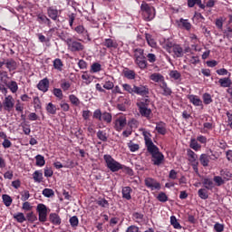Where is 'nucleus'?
I'll return each mask as SVG.
<instances>
[{"mask_svg":"<svg viewBox=\"0 0 232 232\" xmlns=\"http://www.w3.org/2000/svg\"><path fill=\"white\" fill-rule=\"evenodd\" d=\"M177 44L173 38H164L163 41L160 42V45L163 50H166L168 53H171L173 47Z\"/></svg>","mask_w":232,"mask_h":232,"instance_id":"nucleus-10","label":"nucleus"},{"mask_svg":"<svg viewBox=\"0 0 232 232\" xmlns=\"http://www.w3.org/2000/svg\"><path fill=\"white\" fill-rule=\"evenodd\" d=\"M159 86L160 90H162L161 95L164 97H169L173 93V91L171 88H169V86H168V82H166V81L160 83Z\"/></svg>","mask_w":232,"mask_h":232,"instance_id":"nucleus-17","label":"nucleus"},{"mask_svg":"<svg viewBox=\"0 0 232 232\" xmlns=\"http://www.w3.org/2000/svg\"><path fill=\"white\" fill-rule=\"evenodd\" d=\"M44 197H46V198H50L55 195V192H53V189L52 188H44L42 192Z\"/></svg>","mask_w":232,"mask_h":232,"instance_id":"nucleus-50","label":"nucleus"},{"mask_svg":"<svg viewBox=\"0 0 232 232\" xmlns=\"http://www.w3.org/2000/svg\"><path fill=\"white\" fill-rule=\"evenodd\" d=\"M26 220H28V222H31L33 224V222H35L37 220V216H35V214H34V212H30L26 214Z\"/></svg>","mask_w":232,"mask_h":232,"instance_id":"nucleus-57","label":"nucleus"},{"mask_svg":"<svg viewBox=\"0 0 232 232\" xmlns=\"http://www.w3.org/2000/svg\"><path fill=\"white\" fill-rule=\"evenodd\" d=\"M37 88L40 90V92L46 93L50 88V80H48V78H44L38 82Z\"/></svg>","mask_w":232,"mask_h":232,"instance_id":"nucleus-15","label":"nucleus"},{"mask_svg":"<svg viewBox=\"0 0 232 232\" xmlns=\"http://www.w3.org/2000/svg\"><path fill=\"white\" fill-rule=\"evenodd\" d=\"M131 191H133V189H131L130 187H124L121 191L122 198L131 200Z\"/></svg>","mask_w":232,"mask_h":232,"instance_id":"nucleus-31","label":"nucleus"},{"mask_svg":"<svg viewBox=\"0 0 232 232\" xmlns=\"http://www.w3.org/2000/svg\"><path fill=\"white\" fill-rule=\"evenodd\" d=\"M95 202L97 206H100V208H103L104 209L110 208V203L104 198H98Z\"/></svg>","mask_w":232,"mask_h":232,"instance_id":"nucleus-32","label":"nucleus"},{"mask_svg":"<svg viewBox=\"0 0 232 232\" xmlns=\"http://www.w3.org/2000/svg\"><path fill=\"white\" fill-rule=\"evenodd\" d=\"M33 179L34 182H43V172H41V170H35L33 174Z\"/></svg>","mask_w":232,"mask_h":232,"instance_id":"nucleus-42","label":"nucleus"},{"mask_svg":"<svg viewBox=\"0 0 232 232\" xmlns=\"http://www.w3.org/2000/svg\"><path fill=\"white\" fill-rule=\"evenodd\" d=\"M128 126H130V130H135L139 128V121L132 119L128 122Z\"/></svg>","mask_w":232,"mask_h":232,"instance_id":"nucleus-56","label":"nucleus"},{"mask_svg":"<svg viewBox=\"0 0 232 232\" xmlns=\"http://www.w3.org/2000/svg\"><path fill=\"white\" fill-rule=\"evenodd\" d=\"M134 95H140V97H145V99H149L148 97H150V87H148V85L134 84Z\"/></svg>","mask_w":232,"mask_h":232,"instance_id":"nucleus-8","label":"nucleus"},{"mask_svg":"<svg viewBox=\"0 0 232 232\" xmlns=\"http://www.w3.org/2000/svg\"><path fill=\"white\" fill-rule=\"evenodd\" d=\"M220 176L224 180H231L232 179V173L227 169L220 170Z\"/></svg>","mask_w":232,"mask_h":232,"instance_id":"nucleus-35","label":"nucleus"},{"mask_svg":"<svg viewBox=\"0 0 232 232\" xmlns=\"http://www.w3.org/2000/svg\"><path fill=\"white\" fill-rule=\"evenodd\" d=\"M69 222L72 227H77V226H79V218H77V216H73L70 218Z\"/></svg>","mask_w":232,"mask_h":232,"instance_id":"nucleus-55","label":"nucleus"},{"mask_svg":"<svg viewBox=\"0 0 232 232\" xmlns=\"http://www.w3.org/2000/svg\"><path fill=\"white\" fill-rule=\"evenodd\" d=\"M3 106L5 111H8V113H10V111L14 110V106H15V100H14V97L12 95H8L5 98L3 102Z\"/></svg>","mask_w":232,"mask_h":232,"instance_id":"nucleus-11","label":"nucleus"},{"mask_svg":"<svg viewBox=\"0 0 232 232\" xmlns=\"http://www.w3.org/2000/svg\"><path fill=\"white\" fill-rule=\"evenodd\" d=\"M188 99L194 106H202V100L198 96L190 94L188 96Z\"/></svg>","mask_w":232,"mask_h":232,"instance_id":"nucleus-28","label":"nucleus"},{"mask_svg":"<svg viewBox=\"0 0 232 232\" xmlns=\"http://www.w3.org/2000/svg\"><path fill=\"white\" fill-rule=\"evenodd\" d=\"M142 135L144 137L147 151L150 153V155H151V162L153 166H160L164 163V154L160 152V150L159 147H157V145L153 144L151 133H150L148 130H144Z\"/></svg>","mask_w":232,"mask_h":232,"instance_id":"nucleus-1","label":"nucleus"},{"mask_svg":"<svg viewBox=\"0 0 232 232\" xmlns=\"http://www.w3.org/2000/svg\"><path fill=\"white\" fill-rule=\"evenodd\" d=\"M216 73H218V75H228V77H231V72H227L225 68L217 70Z\"/></svg>","mask_w":232,"mask_h":232,"instance_id":"nucleus-62","label":"nucleus"},{"mask_svg":"<svg viewBox=\"0 0 232 232\" xmlns=\"http://www.w3.org/2000/svg\"><path fill=\"white\" fill-rule=\"evenodd\" d=\"M150 102V98H145L141 102H138L136 103V106L138 107L140 114L141 115V117H145L146 119H150V115H151V109L149 108Z\"/></svg>","mask_w":232,"mask_h":232,"instance_id":"nucleus-5","label":"nucleus"},{"mask_svg":"<svg viewBox=\"0 0 232 232\" xmlns=\"http://www.w3.org/2000/svg\"><path fill=\"white\" fill-rule=\"evenodd\" d=\"M14 220L19 222V224H23V222H26V218L24 217V214L23 212H18L14 215Z\"/></svg>","mask_w":232,"mask_h":232,"instance_id":"nucleus-41","label":"nucleus"},{"mask_svg":"<svg viewBox=\"0 0 232 232\" xmlns=\"http://www.w3.org/2000/svg\"><path fill=\"white\" fill-rule=\"evenodd\" d=\"M101 70H102V67L101 63H94L91 66V72H92V73H97V72H101Z\"/></svg>","mask_w":232,"mask_h":232,"instance_id":"nucleus-51","label":"nucleus"},{"mask_svg":"<svg viewBox=\"0 0 232 232\" xmlns=\"http://www.w3.org/2000/svg\"><path fill=\"white\" fill-rule=\"evenodd\" d=\"M8 79L10 78H4L0 80V92H2V93H4L5 95L8 93V89L6 88L10 84Z\"/></svg>","mask_w":232,"mask_h":232,"instance_id":"nucleus-22","label":"nucleus"},{"mask_svg":"<svg viewBox=\"0 0 232 232\" xmlns=\"http://www.w3.org/2000/svg\"><path fill=\"white\" fill-rule=\"evenodd\" d=\"M157 199H158L160 202H168V195H166V193H164V192H160V193L158 195Z\"/></svg>","mask_w":232,"mask_h":232,"instance_id":"nucleus-61","label":"nucleus"},{"mask_svg":"<svg viewBox=\"0 0 232 232\" xmlns=\"http://www.w3.org/2000/svg\"><path fill=\"white\" fill-rule=\"evenodd\" d=\"M145 39H146L149 46H151V48H155L157 46V42H155V39H153L151 34H145Z\"/></svg>","mask_w":232,"mask_h":232,"instance_id":"nucleus-39","label":"nucleus"},{"mask_svg":"<svg viewBox=\"0 0 232 232\" xmlns=\"http://www.w3.org/2000/svg\"><path fill=\"white\" fill-rule=\"evenodd\" d=\"M69 100L74 106H79L81 104V101L79 98H77V96H75V94L69 95Z\"/></svg>","mask_w":232,"mask_h":232,"instance_id":"nucleus-53","label":"nucleus"},{"mask_svg":"<svg viewBox=\"0 0 232 232\" xmlns=\"http://www.w3.org/2000/svg\"><path fill=\"white\" fill-rule=\"evenodd\" d=\"M103 159L105 160V163H106V166H107L108 169L112 171V173L120 171V169H124L128 173H130V171H131V169L119 163V161L115 160V159H113V157H111V155L105 154L103 156Z\"/></svg>","mask_w":232,"mask_h":232,"instance_id":"nucleus-2","label":"nucleus"},{"mask_svg":"<svg viewBox=\"0 0 232 232\" xmlns=\"http://www.w3.org/2000/svg\"><path fill=\"white\" fill-rule=\"evenodd\" d=\"M5 67L7 68L8 72H14L17 70V62L14 59H7L5 61Z\"/></svg>","mask_w":232,"mask_h":232,"instance_id":"nucleus-19","label":"nucleus"},{"mask_svg":"<svg viewBox=\"0 0 232 232\" xmlns=\"http://www.w3.org/2000/svg\"><path fill=\"white\" fill-rule=\"evenodd\" d=\"M49 220L54 226H61L62 219H61V217H59L57 215V213H51L50 216H49Z\"/></svg>","mask_w":232,"mask_h":232,"instance_id":"nucleus-26","label":"nucleus"},{"mask_svg":"<svg viewBox=\"0 0 232 232\" xmlns=\"http://www.w3.org/2000/svg\"><path fill=\"white\" fill-rule=\"evenodd\" d=\"M36 211L38 213L40 222H46L48 217V208H46V205L43 203L38 204Z\"/></svg>","mask_w":232,"mask_h":232,"instance_id":"nucleus-9","label":"nucleus"},{"mask_svg":"<svg viewBox=\"0 0 232 232\" xmlns=\"http://www.w3.org/2000/svg\"><path fill=\"white\" fill-rule=\"evenodd\" d=\"M195 5H198L201 10L206 8V5L202 4V0H188V8H193Z\"/></svg>","mask_w":232,"mask_h":232,"instance_id":"nucleus-29","label":"nucleus"},{"mask_svg":"<svg viewBox=\"0 0 232 232\" xmlns=\"http://www.w3.org/2000/svg\"><path fill=\"white\" fill-rule=\"evenodd\" d=\"M2 200L6 208H10V206H12V202H14L12 197H10V195L7 194L2 195Z\"/></svg>","mask_w":232,"mask_h":232,"instance_id":"nucleus-36","label":"nucleus"},{"mask_svg":"<svg viewBox=\"0 0 232 232\" xmlns=\"http://www.w3.org/2000/svg\"><path fill=\"white\" fill-rule=\"evenodd\" d=\"M65 43L71 52H82V50H84V45H82L81 42L75 41L72 38H67Z\"/></svg>","mask_w":232,"mask_h":232,"instance_id":"nucleus-6","label":"nucleus"},{"mask_svg":"<svg viewBox=\"0 0 232 232\" xmlns=\"http://www.w3.org/2000/svg\"><path fill=\"white\" fill-rule=\"evenodd\" d=\"M74 31L76 33H78L79 34H82V35H88V31L85 30L84 26L82 25H78L74 28Z\"/></svg>","mask_w":232,"mask_h":232,"instance_id":"nucleus-52","label":"nucleus"},{"mask_svg":"<svg viewBox=\"0 0 232 232\" xmlns=\"http://www.w3.org/2000/svg\"><path fill=\"white\" fill-rule=\"evenodd\" d=\"M145 186L150 188L152 191L154 189H160V183H159L155 179L147 178L145 179Z\"/></svg>","mask_w":232,"mask_h":232,"instance_id":"nucleus-13","label":"nucleus"},{"mask_svg":"<svg viewBox=\"0 0 232 232\" xmlns=\"http://www.w3.org/2000/svg\"><path fill=\"white\" fill-rule=\"evenodd\" d=\"M133 59L134 63L140 70H146L148 68V60L146 59V55H144V49L136 48L133 50Z\"/></svg>","mask_w":232,"mask_h":232,"instance_id":"nucleus-3","label":"nucleus"},{"mask_svg":"<svg viewBox=\"0 0 232 232\" xmlns=\"http://www.w3.org/2000/svg\"><path fill=\"white\" fill-rule=\"evenodd\" d=\"M187 155L188 157V162H197L198 161L197 159H198V156L193 150H188Z\"/></svg>","mask_w":232,"mask_h":232,"instance_id":"nucleus-38","label":"nucleus"},{"mask_svg":"<svg viewBox=\"0 0 232 232\" xmlns=\"http://www.w3.org/2000/svg\"><path fill=\"white\" fill-rule=\"evenodd\" d=\"M82 79L85 81L86 84H90L93 81V76L92 74H89L88 72H84L82 75Z\"/></svg>","mask_w":232,"mask_h":232,"instance_id":"nucleus-49","label":"nucleus"},{"mask_svg":"<svg viewBox=\"0 0 232 232\" xmlns=\"http://www.w3.org/2000/svg\"><path fill=\"white\" fill-rule=\"evenodd\" d=\"M170 224L174 229H182V226H180V223H179V220H177V217L175 216L170 217Z\"/></svg>","mask_w":232,"mask_h":232,"instance_id":"nucleus-43","label":"nucleus"},{"mask_svg":"<svg viewBox=\"0 0 232 232\" xmlns=\"http://www.w3.org/2000/svg\"><path fill=\"white\" fill-rule=\"evenodd\" d=\"M124 77H126V79H129L130 81H133V79H135V76L137 75L135 73V71L133 70H127V71H124Z\"/></svg>","mask_w":232,"mask_h":232,"instance_id":"nucleus-47","label":"nucleus"},{"mask_svg":"<svg viewBox=\"0 0 232 232\" xmlns=\"http://www.w3.org/2000/svg\"><path fill=\"white\" fill-rule=\"evenodd\" d=\"M198 195L202 200H208V198H209V192L208 188H199L198 191Z\"/></svg>","mask_w":232,"mask_h":232,"instance_id":"nucleus-33","label":"nucleus"},{"mask_svg":"<svg viewBox=\"0 0 232 232\" xmlns=\"http://www.w3.org/2000/svg\"><path fill=\"white\" fill-rule=\"evenodd\" d=\"M190 148L192 150H195V151H198L199 148H200V145H198V142L197 141V140L195 139H192L190 140Z\"/></svg>","mask_w":232,"mask_h":232,"instance_id":"nucleus-60","label":"nucleus"},{"mask_svg":"<svg viewBox=\"0 0 232 232\" xmlns=\"http://www.w3.org/2000/svg\"><path fill=\"white\" fill-rule=\"evenodd\" d=\"M211 154H201L199 157V162L203 168H208L209 166V160H218V156L213 151H210Z\"/></svg>","mask_w":232,"mask_h":232,"instance_id":"nucleus-7","label":"nucleus"},{"mask_svg":"<svg viewBox=\"0 0 232 232\" xmlns=\"http://www.w3.org/2000/svg\"><path fill=\"white\" fill-rule=\"evenodd\" d=\"M169 75L170 79H173V81H182V74H180V72H179L177 70L170 71Z\"/></svg>","mask_w":232,"mask_h":232,"instance_id":"nucleus-34","label":"nucleus"},{"mask_svg":"<svg viewBox=\"0 0 232 232\" xmlns=\"http://www.w3.org/2000/svg\"><path fill=\"white\" fill-rule=\"evenodd\" d=\"M102 44V46L108 48V50H117V48H119V44L117 43V40H113L111 38L104 39Z\"/></svg>","mask_w":232,"mask_h":232,"instance_id":"nucleus-12","label":"nucleus"},{"mask_svg":"<svg viewBox=\"0 0 232 232\" xmlns=\"http://www.w3.org/2000/svg\"><path fill=\"white\" fill-rule=\"evenodd\" d=\"M35 160H36V166H39L40 168H43V166H44V164H46V161L44 160V156L38 154L35 157Z\"/></svg>","mask_w":232,"mask_h":232,"instance_id":"nucleus-44","label":"nucleus"},{"mask_svg":"<svg viewBox=\"0 0 232 232\" xmlns=\"http://www.w3.org/2000/svg\"><path fill=\"white\" fill-rule=\"evenodd\" d=\"M124 92H127V93H130V95H134L135 92V85L131 86L130 84L128 83H123L121 84Z\"/></svg>","mask_w":232,"mask_h":232,"instance_id":"nucleus-40","label":"nucleus"},{"mask_svg":"<svg viewBox=\"0 0 232 232\" xmlns=\"http://www.w3.org/2000/svg\"><path fill=\"white\" fill-rule=\"evenodd\" d=\"M155 130L160 135H166V123L163 121L157 122Z\"/></svg>","mask_w":232,"mask_h":232,"instance_id":"nucleus-27","label":"nucleus"},{"mask_svg":"<svg viewBox=\"0 0 232 232\" xmlns=\"http://www.w3.org/2000/svg\"><path fill=\"white\" fill-rule=\"evenodd\" d=\"M128 148L130 151H131L132 153H135V151H139L140 146L139 144H135L130 141V143H128Z\"/></svg>","mask_w":232,"mask_h":232,"instance_id":"nucleus-59","label":"nucleus"},{"mask_svg":"<svg viewBox=\"0 0 232 232\" xmlns=\"http://www.w3.org/2000/svg\"><path fill=\"white\" fill-rule=\"evenodd\" d=\"M46 111L49 112L51 115H55V113H57V107H55L53 103L49 102L46 106Z\"/></svg>","mask_w":232,"mask_h":232,"instance_id":"nucleus-45","label":"nucleus"},{"mask_svg":"<svg viewBox=\"0 0 232 232\" xmlns=\"http://www.w3.org/2000/svg\"><path fill=\"white\" fill-rule=\"evenodd\" d=\"M171 53H173L174 59H180V57H184V49L180 44H174L172 47Z\"/></svg>","mask_w":232,"mask_h":232,"instance_id":"nucleus-14","label":"nucleus"},{"mask_svg":"<svg viewBox=\"0 0 232 232\" xmlns=\"http://www.w3.org/2000/svg\"><path fill=\"white\" fill-rule=\"evenodd\" d=\"M37 21H38V23H40V24H47V26H49V28L52 26V20H50V18H48L44 14H38Z\"/></svg>","mask_w":232,"mask_h":232,"instance_id":"nucleus-25","label":"nucleus"},{"mask_svg":"<svg viewBox=\"0 0 232 232\" xmlns=\"http://www.w3.org/2000/svg\"><path fill=\"white\" fill-rule=\"evenodd\" d=\"M6 88H9L12 93H17V90H19V85H17V82L11 81L9 82V84L6 86Z\"/></svg>","mask_w":232,"mask_h":232,"instance_id":"nucleus-37","label":"nucleus"},{"mask_svg":"<svg viewBox=\"0 0 232 232\" xmlns=\"http://www.w3.org/2000/svg\"><path fill=\"white\" fill-rule=\"evenodd\" d=\"M150 81H153V82H159V84H162L163 82L166 80L164 79V76L159 72H154L150 76Z\"/></svg>","mask_w":232,"mask_h":232,"instance_id":"nucleus-24","label":"nucleus"},{"mask_svg":"<svg viewBox=\"0 0 232 232\" xmlns=\"http://www.w3.org/2000/svg\"><path fill=\"white\" fill-rule=\"evenodd\" d=\"M203 102H204V104H211L213 102V99L211 98V94L204 93L203 94Z\"/></svg>","mask_w":232,"mask_h":232,"instance_id":"nucleus-54","label":"nucleus"},{"mask_svg":"<svg viewBox=\"0 0 232 232\" xmlns=\"http://www.w3.org/2000/svg\"><path fill=\"white\" fill-rule=\"evenodd\" d=\"M47 15L50 17V19H53V21H57L59 18V10L53 7H49L47 8Z\"/></svg>","mask_w":232,"mask_h":232,"instance_id":"nucleus-21","label":"nucleus"},{"mask_svg":"<svg viewBox=\"0 0 232 232\" xmlns=\"http://www.w3.org/2000/svg\"><path fill=\"white\" fill-rule=\"evenodd\" d=\"M63 61H61V59L59 58H56L54 61H53V68L55 70H58V72H63Z\"/></svg>","mask_w":232,"mask_h":232,"instance_id":"nucleus-46","label":"nucleus"},{"mask_svg":"<svg viewBox=\"0 0 232 232\" xmlns=\"http://www.w3.org/2000/svg\"><path fill=\"white\" fill-rule=\"evenodd\" d=\"M230 77L231 76H227L218 80V84L221 86V88H231L232 82Z\"/></svg>","mask_w":232,"mask_h":232,"instance_id":"nucleus-20","label":"nucleus"},{"mask_svg":"<svg viewBox=\"0 0 232 232\" xmlns=\"http://www.w3.org/2000/svg\"><path fill=\"white\" fill-rule=\"evenodd\" d=\"M178 26L181 30H187V32H189V30H191V23H189V20L188 19L180 18L178 21Z\"/></svg>","mask_w":232,"mask_h":232,"instance_id":"nucleus-18","label":"nucleus"},{"mask_svg":"<svg viewBox=\"0 0 232 232\" xmlns=\"http://www.w3.org/2000/svg\"><path fill=\"white\" fill-rule=\"evenodd\" d=\"M104 90H113L115 88V84H113V82L106 81L103 84Z\"/></svg>","mask_w":232,"mask_h":232,"instance_id":"nucleus-63","label":"nucleus"},{"mask_svg":"<svg viewBox=\"0 0 232 232\" xmlns=\"http://www.w3.org/2000/svg\"><path fill=\"white\" fill-rule=\"evenodd\" d=\"M112 119H113V116H111V113L108 111H104V112H102V118L100 121L102 122H106L107 124H111Z\"/></svg>","mask_w":232,"mask_h":232,"instance_id":"nucleus-30","label":"nucleus"},{"mask_svg":"<svg viewBox=\"0 0 232 232\" xmlns=\"http://www.w3.org/2000/svg\"><path fill=\"white\" fill-rule=\"evenodd\" d=\"M203 188L205 189H208V191H212L213 188H215V183L213 182V179L205 178L202 181Z\"/></svg>","mask_w":232,"mask_h":232,"instance_id":"nucleus-23","label":"nucleus"},{"mask_svg":"<svg viewBox=\"0 0 232 232\" xmlns=\"http://www.w3.org/2000/svg\"><path fill=\"white\" fill-rule=\"evenodd\" d=\"M53 93L54 96L60 99V101L63 99V91L61 89L54 88Z\"/></svg>","mask_w":232,"mask_h":232,"instance_id":"nucleus-64","label":"nucleus"},{"mask_svg":"<svg viewBox=\"0 0 232 232\" xmlns=\"http://www.w3.org/2000/svg\"><path fill=\"white\" fill-rule=\"evenodd\" d=\"M126 117L120 116L114 122V128L116 131H121V130L126 126Z\"/></svg>","mask_w":232,"mask_h":232,"instance_id":"nucleus-16","label":"nucleus"},{"mask_svg":"<svg viewBox=\"0 0 232 232\" xmlns=\"http://www.w3.org/2000/svg\"><path fill=\"white\" fill-rule=\"evenodd\" d=\"M141 15L144 21L150 22L155 19L156 11L155 7L150 5L146 2H142L140 5Z\"/></svg>","mask_w":232,"mask_h":232,"instance_id":"nucleus-4","label":"nucleus"},{"mask_svg":"<svg viewBox=\"0 0 232 232\" xmlns=\"http://www.w3.org/2000/svg\"><path fill=\"white\" fill-rule=\"evenodd\" d=\"M97 137L102 142L108 141V134H106V132L104 130H98Z\"/></svg>","mask_w":232,"mask_h":232,"instance_id":"nucleus-48","label":"nucleus"},{"mask_svg":"<svg viewBox=\"0 0 232 232\" xmlns=\"http://www.w3.org/2000/svg\"><path fill=\"white\" fill-rule=\"evenodd\" d=\"M213 180L216 183V186H218V187H220V186H222L223 184L226 183L224 179H222V176L221 177L220 176H215Z\"/></svg>","mask_w":232,"mask_h":232,"instance_id":"nucleus-58","label":"nucleus"}]
</instances>
